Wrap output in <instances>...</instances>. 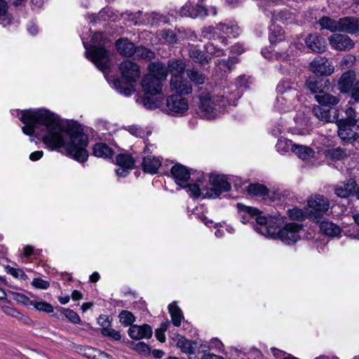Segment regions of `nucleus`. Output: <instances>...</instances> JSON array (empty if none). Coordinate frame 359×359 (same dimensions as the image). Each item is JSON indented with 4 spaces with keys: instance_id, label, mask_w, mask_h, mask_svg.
<instances>
[{
    "instance_id": "obj_30",
    "label": "nucleus",
    "mask_w": 359,
    "mask_h": 359,
    "mask_svg": "<svg viewBox=\"0 0 359 359\" xmlns=\"http://www.w3.org/2000/svg\"><path fill=\"white\" fill-rule=\"evenodd\" d=\"M292 151L302 160L313 157L315 154V151L311 147L296 144H293Z\"/></svg>"
},
{
    "instance_id": "obj_60",
    "label": "nucleus",
    "mask_w": 359,
    "mask_h": 359,
    "mask_svg": "<svg viewBox=\"0 0 359 359\" xmlns=\"http://www.w3.org/2000/svg\"><path fill=\"white\" fill-rule=\"evenodd\" d=\"M133 349L139 353L149 355L150 353L149 346L144 342H138L135 344Z\"/></svg>"
},
{
    "instance_id": "obj_57",
    "label": "nucleus",
    "mask_w": 359,
    "mask_h": 359,
    "mask_svg": "<svg viewBox=\"0 0 359 359\" xmlns=\"http://www.w3.org/2000/svg\"><path fill=\"white\" fill-rule=\"evenodd\" d=\"M101 333L104 336H107L109 337H111V339L118 341L121 338V335L118 331H116L111 327H103L101 330Z\"/></svg>"
},
{
    "instance_id": "obj_4",
    "label": "nucleus",
    "mask_w": 359,
    "mask_h": 359,
    "mask_svg": "<svg viewBox=\"0 0 359 359\" xmlns=\"http://www.w3.org/2000/svg\"><path fill=\"white\" fill-rule=\"evenodd\" d=\"M240 97L238 90L233 92L224 91L222 95L213 98L209 93L203 91L198 96L201 116L208 119L215 118L221 109L227 105H236Z\"/></svg>"
},
{
    "instance_id": "obj_7",
    "label": "nucleus",
    "mask_w": 359,
    "mask_h": 359,
    "mask_svg": "<svg viewBox=\"0 0 359 359\" xmlns=\"http://www.w3.org/2000/svg\"><path fill=\"white\" fill-rule=\"evenodd\" d=\"M202 33L205 38L213 40L218 39L222 43L226 45L227 40L224 35L236 38L239 34V28L236 25L220 23L217 27L210 26L203 28Z\"/></svg>"
},
{
    "instance_id": "obj_11",
    "label": "nucleus",
    "mask_w": 359,
    "mask_h": 359,
    "mask_svg": "<svg viewBox=\"0 0 359 359\" xmlns=\"http://www.w3.org/2000/svg\"><path fill=\"white\" fill-rule=\"evenodd\" d=\"M331 47L337 50L346 51L354 46V42L347 35L342 34H334L328 38Z\"/></svg>"
},
{
    "instance_id": "obj_35",
    "label": "nucleus",
    "mask_w": 359,
    "mask_h": 359,
    "mask_svg": "<svg viewBox=\"0 0 359 359\" xmlns=\"http://www.w3.org/2000/svg\"><path fill=\"white\" fill-rule=\"evenodd\" d=\"M172 324L179 327L181 325L182 320L184 318L182 310L177 306L176 302H172L168 306Z\"/></svg>"
},
{
    "instance_id": "obj_62",
    "label": "nucleus",
    "mask_w": 359,
    "mask_h": 359,
    "mask_svg": "<svg viewBox=\"0 0 359 359\" xmlns=\"http://www.w3.org/2000/svg\"><path fill=\"white\" fill-rule=\"evenodd\" d=\"M179 13L182 17H189L192 18V5L190 1L184 4L179 11Z\"/></svg>"
},
{
    "instance_id": "obj_34",
    "label": "nucleus",
    "mask_w": 359,
    "mask_h": 359,
    "mask_svg": "<svg viewBox=\"0 0 359 359\" xmlns=\"http://www.w3.org/2000/svg\"><path fill=\"white\" fill-rule=\"evenodd\" d=\"M316 100L322 106L336 105L339 102V98L323 91L315 95Z\"/></svg>"
},
{
    "instance_id": "obj_13",
    "label": "nucleus",
    "mask_w": 359,
    "mask_h": 359,
    "mask_svg": "<svg viewBox=\"0 0 359 359\" xmlns=\"http://www.w3.org/2000/svg\"><path fill=\"white\" fill-rule=\"evenodd\" d=\"M237 208L238 210L241 221L243 224H246L250 222V219H255L256 222H257V218L259 217H264L262 215V212L255 208L247 206L242 203H237ZM257 226H260V225L257 223ZM256 226L254 227V229Z\"/></svg>"
},
{
    "instance_id": "obj_53",
    "label": "nucleus",
    "mask_w": 359,
    "mask_h": 359,
    "mask_svg": "<svg viewBox=\"0 0 359 359\" xmlns=\"http://www.w3.org/2000/svg\"><path fill=\"white\" fill-rule=\"evenodd\" d=\"M207 53L215 57H220L224 55L223 49L218 48L213 43H208L205 46Z\"/></svg>"
},
{
    "instance_id": "obj_6",
    "label": "nucleus",
    "mask_w": 359,
    "mask_h": 359,
    "mask_svg": "<svg viewBox=\"0 0 359 359\" xmlns=\"http://www.w3.org/2000/svg\"><path fill=\"white\" fill-rule=\"evenodd\" d=\"M119 70L121 77L125 81L127 86L122 84L121 82L118 80L114 81V86L118 93L128 96L133 92V84L140 77V67L136 63L130 60H124L120 64Z\"/></svg>"
},
{
    "instance_id": "obj_46",
    "label": "nucleus",
    "mask_w": 359,
    "mask_h": 359,
    "mask_svg": "<svg viewBox=\"0 0 359 359\" xmlns=\"http://www.w3.org/2000/svg\"><path fill=\"white\" fill-rule=\"evenodd\" d=\"M116 161L118 165L131 169H133L135 163L133 158L125 154L118 155L116 158Z\"/></svg>"
},
{
    "instance_id": "obj_12",
    "label": "nucleus",
    "mask_w": 359,
    "mask_h": 359,
    "mask_svg": "<svg viewBox=\"0 0 359 359\" xmlns=\"http://www.w3.org/2000/svg\"><path fill=\"white\" fill-rule=\"evenodd\" d=\"M311 70L316 74L330 76L334 72V66L329 60L320 56L316 57L310 65Z\"/></svg>"
},
{
    "instance_id": "obj_51",
    "label": "nucleus",
    "mask_w": 359,
    "mask_h": 359,
    "mask_svg": "<svg viewBox=\"0 0 359 359\" xmlns=\"http://www.w3.org/2000/svg\"><path fill=\"white\" fill-rule=\"evenodd\" d=\"M208 15V10L201 3L192 6V18H205Z\"/></svg>"
},
{
    "instance_id": "obj_5",
    "label": "nucleus",
    "mask_w": 359,
    "mask_h": 359,
    "mask_svg": "<svg viewBox=\"0 0 359 359\" xmlns=\"http://www.w3.org/2000/svg\"><path fill=\"white\" fill-rule=\"evenodd\" d=\"M83 43L86 48V57L90 60L99 69L104 71L110 67L109 54L104 47L105 39L102 33L99 32L93 35L90 49L85 42Z\"/></svg>"
},
{
    "instance_id": "obj_20",
    "label": "nucleus",
    "mask_w": 359,
    "mask_h": 359,
    "mask_svg": "<svg viewBox=\"0 0 359 359\" xmlns=\"http://www.w3.org/2000/svg\"><path fill=\"white\" fill-rule=\"evenodd\" d=\"M339 31L353 34L359 32V18L345 17L339 19Z\"/></svg>"
},
{
    "instance_id": "obj_63",
    "label": "nucleus",
    "mask_w": 359,
    "mask_h": 359,
    "mask_svg": "<svg viewBox=\"0 0 359 359\" xmlns=\"http://www.w3.org/2000/svg\"><path fill=\"white\" fill-rule=\"evenodd\" d=\"M6 269L7 272L15 278H20L22 279H25L27 277L26 274L23 272V271L20 269H15L10 266H8L6 267Z\"/></svg>"
},
{
    "instance_id": "obj_31",
    "label": "nucleus",
    "mask_w": 359,
    "mask_h": 359,
    "mask_svg": "<svg viewBox=\"0 0 359 359\" xmlns=\"http://www.w3.org/2000/svg\"><path fill=\"white\" fill-rule=\"evenodd\" d=\"M93 154L97 157L110 158L113 155V151L105 143L99 142L93 147Z\"/></svg>"
},
{
    "instance_id": "obj_27",
    "label": "nucleus",
    "mask_w": 359,
    "mask_h": 359,
    "mask_svg": "<svg viewBox=\"0 0 359 359\" xmlns=\"http://www.w3.org/2000/svg\"><path fill=\"white\" fill-rule=\"evenodd\" d=\"M189 55L192 60L201 65L209 63L211 60L209 55H205L202 50L194 46H190Z\"/></svg>"
},
{
    "instance_id": "obj_3",
    "label": "nucleus",
    "mask_w": 359,
    "mask_h": 359,
    "mask_svg": "<svg viewBox=\"0 0 359 359\" xmlns=\"http://www.w3.org/2000/svg\"><path fill=\"white\" fill-rule=\"evenodd\" d=\"M198 175L196 179L192 178L194 183L188 185V191L194 198H215L231 189L230 184L224 175H212L208 180L203 172H198Z\"/></svg>"
},
{
    "instance_id": "obj_43",
    "label": "nucleus",
    "mask_w": 359,
    "mask_h": 359,
    "mask_svg": "<svg viewBox=\"0 0 359 359\" xmlns=\"http://www.w3.org/2000/svg\"><path fill=\"white\" fill-rule=\"evenodd\" d=\"M248 193L254 196H263L268 194V189L260 184H250L247 189Z\"/></svg>"
},
{
    "instance_id": "obj_41",
    "label": "nucleus",
    "mask_w": 359,
    "mask_h": 359,
    "mask_svg": "<svg viewBox=\"0 0 359 359\" xmlns=\"http://www.w3.org/2000/svg\"><path fill=\"white\" fill-rule=\"evenodd\" d=\"M307 88L314 94H319L323 91L322 81L316 77H310L306 81Z\"/></svg>"
},
{
    "instance_id": "obj_42",
    "label": "nucleus",
    "mask_w": 359,
    "mask_h": 359,
    "mask_svg": "<svg viewBox=\"0 0 359 359\" xmlns=\"http://www.w3.org/2000/svg\"><path fill=\"white\" fill-rule=\"evenodd\" d=\"M319 24L322 29H326L331 32L339 31V20H332L328 17H323L319 20Z\"/></svg>"
},
{
    "instance_id": "obj_24",
    "label": "nucleus",
    "mask_w": 359,
    "mask_h": 359,
    "mask_svg": "<svg viewBox=\"0 0 359 359\" xmlns=\"http://www.w3.org/2000/svg\"><path fill=\"white\" fill-rule=\"evenodd\" d=\"M118 52L126 57H130L134 55L136 48L133 43L126 39H121L116 42Z\"/></svg>"
},
{
    "instance_id": "obj_16",
    "label": "nucleus",
    "mask_w": 359,
    "mask_h": 359,
    "mask_svg": "<svg viewBox=\"0 0 359 359\" xmlns=\"http://www.w3.org/2000/svg\"><path fill=\"white\" fill-rule=\"evenodd\" d=\"M170 172L176 184L181 187H185L187 181L191 177L187 168L181 164H176L172 167Z\"/></svg>"
},
{
    "instance_id": "obj_54",
    "label": "nucleus",
    "mask_w": 359,
    "mask_h": 359,
    "mask_svg": "<svg viewBox=\"0 0 359 359\" xmlns=\"http://www.w3.org/2000/svg\"><path fill=\"white\" fill-rule=\"evenodd\" d=\"M62 312L70 322L75 324H78L81 322L79 316L73 310L63 308Z\"/></svg>"
},
{
    "instance_id": "obj_45",
    "label": "nucleus",
    "mask_w": 359,
    "mask_h": 359,
    "mask_svg": "<svg viewBox=\"0 0 359 359\" xmlns=\"http://www.w3.org/2000/svg\"><path fill=\"white\" fill-rule=\"evenodd\" d=\"M325 156L333 160H341L346 158L348 154L344 149L337 147L326 151Z\"/></svg>"
},
{
    "instance_id": "obj_15",
    "label": "nucleus",
    "mask_w": 359,
    "mask_h": 359,
    "mask_svg": "<svg viewBox=\"0 0 359 359\" xmlns=\"http://www.w3.org/2000/svg\"><path fill=\"white\" fill-rule=\"evenodd\" d=\"M312 112L318 119L327 123H334L339 117L337 109H326L318 105L313 107Z\"/></svg>"
},
{
    "instance_id": "obj_37",
    "label": "nucleus",
    "mask_w": 359,
    "mask_h": 359,
    "mask_svg": "<svg viewBox=\"0 0 359 359\" xmlns=\"http://www.w3.org/2000/svg\"><path fill=\"white\" fill-rule=\"evenodd\" d=\"M186 74L189 80L196 85H201L205 83L206 77L203 73L196 69H188Z\"/></svg>"
},
{
    "instance_id": "obj_28",
    "label": "nucleus",
    "mask_w": 359,
    "mask_h": 359,
    "mask_svg": "<svg viewBox=\"0 0 359 359\" xmlns=\"http://www.w3.org/2000/svg\"><path fill=\"white\" fill-rule=\"evenodd\" d=\"M320 229L322 233L328 236H337L341 233L339 226L328 220L320 222Z\"/></svg>"
},
{
    "instance_id": "obj_59",
    "label": "nucleus",
    "mask_w": 359,
    "mask_h": 359,
    "mask_svg": "<svg viewBox=\"0 0 359 359\" xmlns=\"http://www.w3.org/2000/svg\"><path fill=\"white\" fill-rule=\"evenodd\" d=\"M346 118H339V121H344L346 122L357 123V120L355 118L356 112L355 109L351 107H346L345 110Z\"/></svg>"
},
{
    "instance_id": "obj_40",
    "label": "nucleus",
    "mask_w": 359,
    "mask_h": 359,
    "mask_svg": "<svg viewBox=\"0 0 359 359\" xmlns=\"http://www.w3.org/2000/svg\"><path fill=\"white\" fill-rule=\"evenodd\" d=\"M237 62V57H229L227 60H217L215 65L221 72H226L228 71H231L232 67Z\"/></svg>"
},
{
    "instance_id": "obj_39",
    "label": "nucleus",
    "mask_w": 359,
    "mask_h": 359,
    "mask_svg": "<svg viewBox=\"0 0 359 359\" xmlns=\"http://www.w3.org/2000/svg\"><path fill=\"white\" fill-rule=\"evenodd\" d=\"M12 18L8 13V3L6 0H0V24L4 27L11 25Z\"/></svg>"
},
{
    "instance_id": "obj_25",
    "label": "nucleus",
    "mask_w": 359,
    "mask_h": 359,
    "mask_svg": "<svg viewBox=\"0 0 359 359\" xmlns=\"http://www.w3.org/2000/svg\"><path fill=\"white\" fill-rule=\"evenodd\" d=\"M161 165V161L158 158L153 156H144L142 161V168L144 172L154 174L156 173Z\"/></svg>"
},
{
    "instance_id": "obj_38",
    "label": "nucleus",
    "mask_w": 359,
    "mask_h": 359,
    "mask_svg": "<svg viewBox=\"0 0 359 359\" xmlns=\"http://www.w3.org/2000/svg\"><path fill=\"white\" fill-rule=\"evenodd\" d=\"M269 41L271 43H276L278 41H282L284 39V31L274 23L269 26Z\"/></svg>"
},
{
    "instance_id": "obj_58",
    "label": "nucleus",
    "mask_w": 359,
    "mask_h": 359,
    "mask_svg": "<svg viewBox=\"0 0 359 359\" xmlns=\"http://www.w3.org/2000/svg\"><path fill=\"white\" fill-rule=\"evenodd\" d=\"M289 217L294 220L301 221L304 219V212L299 208H294L287 210Z\"/></svg>"
},
{
    "instance_id": "obj_36",
    "label": "nucleus",
    "mask_w": 359,
    "mask_h": 359,
    "mask_svg": "<svg viewBox=\"0 0 359 359\" xmlns=\"http://www.w3.org/2000/svg\"><path fill=\"white\" fill-rule=\"evenodd\" d=\"M196 344L191 340H189L184 337H180L177 346L179 347L181 351L187 354H192L194 352V348L196 347Z\"/></svg>"
},
{
    "instance_id": "obj_32",
    "label": "nucleus",
    "mask_w": 359,
    "mask_h": 359,
    "mask_svg": "<svg viewBox=\"0 0 359 359\" xmlns=\"http://www.w3.org/2000/svg\"><path fill=\"white\" fill-rule=\"evenodd\" d=\"M278 95H285L288 97H296L297 96V91L296 89L292 87L290 82L287 81H280L276 88Z\"/></svg>"
},
{
    "instance_id": "obj_23",
    "label": "nucleus",
    "mask_w": 359,
    "mask_h": 359,
    "mask_svg": "<svg viewBox=\"0 0 359 359\" xmlns=\"http://www.w3.org/2000/svg\"><path fill=\"white\" fill-rule=\"evenodd\" d=\"M149 74L147 75L156 77L160 81L165 80L168 76V69L165 65L161 62H154L149 66Z\"/></svg>"
},
{
    "instance_id": "obj_17",
    "label": "nucleus",
    "mask_w": 359,
    "mask_h": 359,
    "mask_svg": "<svg viewBox=\"0 0 359 359\" xmlns=\"http://www.w3.org/2000/svg\"><path fill=\"white\" fill-rule=\"evenodd\" d=\"M357 81L355 72L352 70L347 71L340 76L337 83L338 89L342 93H348L351 92Z\"/></svg>"
},
{
    "instance_id": "obj_52",
    "label": "nucleus",
    "mask_w": 359,
    "mask_h": 359,
    "mask_svg": "<svg viewBox=\"0 0 359 359\" xmlns=\"http://www.w3.org/2000/svg\"><path fill=\"white\" fill-rule=\"evenodd\" d=\"M166 22V17L157 13H151L149 14L147 17V22L151 26L158 25L161 23H165Z\"/></svg>"
},
{
    "instance_id": "obj_64",
    "label": "nucleus",
    "mask_w": 359,
    "mask_h": 359,
    "mask_svg": "<svg viewBox=\"0 0 359 359\" xmlns=\"http://www.w3.org/2000/svg\"><path fill=\"white\" fill-rule=\"evenodd\" d=\"M15 299L19 302L22 303L24 305H30L33 306L34 301L31 300L27 296L23 294L16 293L15 294Z\"/></svg>"
},
{
    "instance_id": "obj_2",
    "label": "nucleus",
    "mask_w": 359,
    "mask_h": 359,
    "mask_svg": "<svg viewBox=\"0 0 359 359\" xmlns=\"http://www.w3.org/2000/svg\"><path fill=\"white\" fill-rule=\"evenodd\" d=\"M285 219L280 214L271 216L269 221L266 217H259L257 218V223L260 226H256L255 231L264 236L278 238L287 245L294 244L300 238L299 231L302 229V225L292 222L279 229L280 225L284 223Z\"/></svg>"
},
{
    "instance_id": "obj_61",
    "label": "nucleus",
    "mask_w": 359,
    "mask_h": 359,
    "mask_svg": "<svg viewBox=\"0 0 359 359\" xmlns=\"http://www.w3.org/2000/svg\"><path fill=\"white\" fill-rule=\"evenodd\" d=\"M32 285L37 288L41 290H46L48 289L50 286V283L48 281L43 280L41 278H34Z\"/></svg>"
},
{
    "instance_id": "obj_55",
    "label": "nucleus",
    "mask_w": 359,
    "mask_h": 359,
    "mask_svg": "<svg viewBox=\"0 0 359 359\" xmlns=\"http://www.w3.org/2000/svg\"><path fill=\"white\" fill-rule=\"evenodd\" d=\"M33 306L40 311H43L48 313L53 311V306L46 302L34 301Z\"/></svg>"
},
{
    "instance_id": "obj_21",
    "label": "nucleus",
    "mask_w": 359,
    "mask_h": 359,
    "mask_svg": "<svg viewBox=\"0 0 359 359\" xmlns=\"http://www.w3.org/2000/svg\"><path fill=\"white\" fill-rule=\"evenodd\" d=\"M307 47L315 53H322L326 49V41L324 38L317 34H309L305 39Z\"/></svg>"
},
{
    "instance_id": "obj_44",
    "label": "nucleus",
    "mask_w": 359,
    "mask_h": 359,
    "mask_svg": "<svg viewBox=\"0 0 359 359\" xmlns=\"http://www.w3.org/2000/svg\"><path fill=\"white\" fill-rule=\"evenodd\" d=\"M159 35L162 39L169 44L176 43L180 39V36L172 29H163L160 32Z\"/></svg>"
},
{
    "instance_id": "obj_49",
    "label": "nucleus",
    "mask_w": 359,
    "mask_h": 359,
    "mask_svg": "<svg viewBox=\"0 0 359 359\" xmlns=\"http://www.w3.org/2000/svg\"><path fill=\"white\" fill-rule=\"evenodd\" d=\"M141 103L149 109H154L158 107V101L154 96L151 95H145L142 99Z\"/></svg>"
},
{
    "instance_id": "obj_33",
    "label": "nucleus",
    "mask_w": 359,
    "mask_h": 359,
    "mask_svg": "<svg viewBox=\"0 0 359 359\" xmlns=\"http://www.w3.org/2000/svg\"><path fill=\"white\" fill-rule=\"evenodd\" d=\"M270 12L272 15V22L280 20L284 23H292L294 18L293 13L287 9L281 11L274 10Z\"/></svg>"
},
{
    "instance_id": "obj_47",
    "label": "nucleus",
    "mask_w": 359,
    "mask_h": 359,
    "mask_svg": "<svg viewBox=\"0 0 359 359\" xmlns=\"http://www.w3.org/2000/svg\"><path fill=\"white\" fill-rule=\"evenodd\" d=\"M120 323L127 327L129 325H132V324L135 321V318L133 314L128 311H122L118 315Z\"/></svg>"
},
{
    "instance_id": "obj_26",
    "label": "nucleus",
    "mask_w": 359,
    "mask_h": 359,
    "mask_svg": "<svg viewBox=\"0 0 359 359\" xmlns=\"http://www.w3.org/2000/svg\"><path fill=\"white\" fill-rule=\"evenodd\" d=\"M295 97H286L285 95H277L274 107L280 112H287L293 108V101Z\"/></svg>"
},
{
    "instance_id": "obj_8",
    "label": "nucleus",
    "mask_w": 359,
    "mask_h": 359,
    "mask_svg": "<svg viewBox=\"0 0 359 359\" xmlns=\"http://www.w3.org/2000/svg\"><path fill=\"white\" fill-rule=\"evenodd\" d=\"M309 217L316 222H320L322 217L330 208L329 200L319 194L311 196L308 198Z\"/></svg>"
},
{
    "instance_id": "obj_19",
    "label": "nucleus",
    "mask_w": 359,
    "mask_h": 359,
    "mask_svg": "<svg viewBox=\"0 0 359 359\" xmlns=\"http://www.w3.org/2000/svg\"><path fill=\"white\" fill-rule=\"evenodd\" d=\"M128 335L130 338L135 340L149 339L152 336V330L148 325H143L142 326L132 325L129 328Z\"/></svg>"
},
{
    "instance_id": "obj_48",
    "label": "nucleus",
    "mask_w": 359,
    "mask_h": 359,
    "mask_svg": "<svg viewBox=\"0 0 359 359\" xmlns=\"http://www.w3.org/2000/svg\"><path fill=\"white\" fill-rule=\"evenodd\" d=\"M293 142L290 140L286 139H279L276 145V150L283 154L287 152L290 149L292 150V147H293Z\"/></svg>"
},
{
    "instance_id": "obj_10",
    "label": "nucleus",
    "mask_w": 359,
    "mask_h": 359,
    "mask_svg": "<svg viewBox=\"0 0 359 359\" xmlns=\"http://www.w3.org/2000/svg\"><path fill=\"white\" fill-rule=\"evenodd\" d=\"M166 105L172 114H184L189 109L188 100L180 94L171 95L167 98Z\"/></svg>"
},
{
    "instance_id": "obj_14",
    "label": "nucleus",
    "mask_w": 359,
    "mask_h": 359,
    "mask_svg": "<svg viewBox=\"0 0 359 359\" xmlns=\"http://www.w3.org/2000/svg\"><path fill=\"white\" fill-rule=\"evenodd\" d=\"M142 89L144 95L155 96L162 92V82L156 77L146 75L142 82Z\"/></svg>"
},
{
    "instance_id": "obj_22",
    "label": "nucleus",
    "mask_w": 359,
    "mask_h": 359,
    "mask_svg": "<svg viewBox=\"0 0 359 359\" xmlns=\"http://www.w3.org/2000/svg\"><path fill=\"white\" fill-rule=\"evenodd\" d=\"M356 186V182L353 179H349L346 182H340L334 187V193L341 198H346L351 194Z\"/></svg>"
},
{
    "instance_id": "obj_1",
    "label": "nucleus",
    "mask_w": 359,
    "mask_h": 359,
    "mask_svg": "<svg viewBox=\"0 0 359 359\" xmlns=\"http://www.w3.org/2000/svg\"><path fill=\"white\" fill-rule=\"evenodd\" d=\"M20 120L25 124L22 130L25 135L36 134L51 149L62 147L77 161H87L88 136L79 128L62 123L55 114L46 109H27L21 112Z\"/></svg>"
},
{
    "instance_id": "obj_56",
    "label": "nucleus",
    "mask_w": 359,
    "mask_h": 359,
    "mask_svg": "<svg viewBox=\"0 0 359 359\" xmlns=\"http://www.w3.org/2000/svg\"><path fill=\"white\" fill-rule=\"evenodd\" d=\"M80 352L86 358L96 359L97 354L99 353V350L90 346H83L80 348Z\"/></svg>"
},
{
    "instance_id": "obj_50",
    "label": "nucleus",
    "mask_w": 359,
    "mask_h": 359,
    "mask_svg": "<svg viewBox=\"0 0 359 359\" xmlns=\"http://www.w3.org/2000/svg\"><path fill=\"white\" fill-rule=\"evenodd\" d=\"M134 55H135V57L143 60H151L154 57V53L151 50L142 46L136 48Z\"/></svg>"
},
{
    "instance_id": "obj_9",
    "label": "nucleus",
    "mask_w": 359,
    "mask_h": 359,
    "mask_svg": "<svg viewBox=\"0 0 359 359\" xmlns=\"http://www.w3.org/2000/svg\"><path fill=\"white\" fill-rule=\"evenodd\" d=\"M334 123L338 128V135L342 140L351 142L359 136V126L357 123L339 121V118Z\"/></svg>"
},
{
    "instance_id": "obj_18",
    "label": "nucleus",
    "mask_w": 359,
    "mask_h": 359,
    "mask_svg": "<svg viewBox=\"0 0 359 359\" xmlns=\"http://www.w3.org/2000/svg\"><path fill=\"white\" fill-rule=\"evenodd\" d=\"M170 88L176 94L189 95L192 92V86L190 83L180 76H172L170 79Z\"/></svg>"
},
{
    "instance_id": "obj_29",
    "label": "nucleus",
    "mask_w": 359,
    "mask_h": 359,
    "mask_svg": "<svg viewBox=\"0 0 359 359\" xmlns=\"http://www.w3.org/2000/svg\"><path fill=\"white\" fill-rule=\"evenodd\" d=\"M167 69L172 76H180L184 72L185 64L181 60L172 59L168 62Z\"/></svg>"
}]
</instances>
